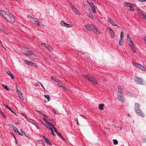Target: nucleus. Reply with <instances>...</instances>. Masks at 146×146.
<instances>
[{"mask_svg":"<svg viewBox=\"0 0 146 146\" xmlns=\"http://www.w3.org/2000/svg\"><path fill=\"white\" fill-rule=\"evenodd\" d=\"M117 98L118 100L122 102H125V97L123 94L122 88L120 86H118Z\"/></svg>","mask_w":146,"mask_h":146,"instance_id":"3","label":"nucleus"},{"mask_svg":"<svg viewBox=\"0 0 146 146\" xmlns=\"http://www.w3.org/2000/svg\"><path fill=\"white\" fill-rule=\"evenodd\" d=\"M46 123L50 126H54L49 121H47V122H46Z\"/></svg>","mask_w":146,"mask_h":146,"instance_id":"36","label":"nucleus"},{"mask_svg":"<svg viewBox=\"0 0 146 146\" xmlns=\"http://www.w3.org/2000/svg\"><path fill=\"white\" fill-rule=\"evenodd\" d=\"M48 120H49L50 121H52V122L53 124L54 125H56V122L55 121H54L53 119H48Z\"/></svg>","mask_w":146,"mask_h":146,"instance_id":"31","label":"nucleus"},{"mask_svg":"<svg viewBox=\"0 0 146 146\" xmlns=\"http://www.w3.org/2000/svg\"><path fill=\"white\" fill-rule=\"evenodd\" d=\"M7 109H8L9 110H10L12 113H14L16 116H17L16 114L15 113L14 111H13L10 108H7Z\"/></svg>","mask_w":146,"mask_h":146,"instance_id":"38","label":"nucleus"},{"mask_svg":"<svg viewBox=\"0 0 146 146\" xmlns=\"http://www.w3.org/2000/svg\"><path fill=\"white\" fill-rule=\"evenodd\" d=\"M35 86H36V87H39V84H38V83H35Z\"/></svg>","mask_w":146,"mask_h":146,"instance_id":"49","label":"nucleus"},{"mask_svg":"<svg viewBox=\"0 0 146 146\" xmlns=\"http://www.w3.org/2000/svg\"><path fill=\"white\" fill-rule=\"evenodd\" d=\"M57 83H58V85L59 86L62 87L63 89H66V90H68V89H66L65 87L64 86L63 87V84L61 81L59 80Z\"/></svg>","mask_w":146,"mask_h":146,"instance_id":"15","label":"nucleus"},{"mask_svg":"<svg viewBox=\"0 0 146 146\" xmlns=\"http://www.w3.org/2000/svg\"><path fill=\"white\" fill-rule=\"evenodd\" d=\"M16 89L17 90V92H18L19 91H20V90L19 89L18 87L17 86H16Z\"/></svg>","mask_w":146,"mask_h":146,"instance_id":"47","label":"nucleus"},{"mask_svg":"<svg viewBox=\"0 0 146 146\" xmlns=\"http://www.w3.org/2000/svg\"><path fill=\"white\" fill-rule=\"evenodd\" d=\"M51 79L53 80L55 82H57L58 81V80L57 79V78H54L52 77L51 78Z\"/></svg>","mask_w":146,"mask_h":146,"instance_id":"32","label":"nucleus"},{"mask_svg":"<svg viewBox=\"0 0 146 146\" xmlns=\"http://www.w3.org/2000/svg\"><path fill=\"white\" fill-rule=\"evenodd\" d=\"M131 4L130 3H127V2H125L124 3V6L125 7H130V6L131 5Z\"/></svg>","mask_w":146,"mask_h":146,"instance_id":"25","label":"nucleus"},{"mask_svg":"<svg viewBox=\"0 0 146 146\" xmlns=\"http://www.w3.org/2000/svg\"><path fill=\"white\" fill-rule=\"evenodd\" d=\"M84 78L86 80L92 82L93 84H97V82L96 79L92 76L90 77L87 75H83Z\"/></svg>","mask_w":146,"mask_h":146,"instance_id":"5","label":"nucleus"},{"mask_svg":"<svg viewBox=\"0 0 146 146\" xmlns=\"http://www.w3.org/2000/svg\"><path fill=\"white\" fill-rule=\"evenodd\" d=\"M89 12L88 13V15L90 18L91 19H94V17L93 15H92V14L91 12V11L89 9Z\"/></svg>","mask_w":146,"mask_h":146,"instance_id":"19","label":"nucleus"},{"mask_svg":"<svg viewBox=\"0 0 146 146\" xmlns=\"http://www.w3.org/2000/svg\"><path fill=\"white\" fill-rule=\"evenodd\" d=\"M43 119L44 120L45 122L46 123V122H47V121L46 120V117H45L44 118H43Z\"/></svg>","mask_w":146,"mask_h":146,"instance_id":"58","label":"nucleus"},{"mask_svg":"<svg viewBox=\"0 0 146 146\" xmlns=\"http://www.w3.org/2000/svg\"><path fill=\"white\" fill-rule=\"evenodd\" d=\"M108 28L110 30L109 31H112L113 30L110 27H108Z\"/></svg>","mask_w":146,"mask_h":146,"instance_id":"60","label":"nucleus"},{"mask_svg":"<svg viewBox=\"0 0 146 146\" xmlns=\"http://www.w3.org/2000/svg\"><path fill=\"white\" fill-rule=\"evenodd\" d=\"M35 111L37 112L39 114H40L41 115L42 114V113L40 111H38V110H35Z\"/></svg>","mask_w":146,"mask_h":146,"instance_id":"46","label":"nucleus"},{"mask_svg":"<svg viewBox=\"0 0 146 146\" xmlns=\"http://www.w3.org/2000/svg\"><path fill=\"white\" fill-rule=\"evenodd\" d=\"M108 20L109 22H110V23L112 24V25L114 26H117L116 24V23L114 22L110 18H109L108 19Z\"/></svg>","mask_w":146,"mask_h":146,"instance_id":"18","label":"nucleus"},{"mask_svg":"<svg viewBox=\"0 0 146 146\" xmlns=\"http://www.w3.org/2000/svg\"><path fill=\"white\" fill-rule=\"evenodd\" d=\"M134 5L133 4H132L131 5L130 7V10L132 11H134V9L133 8V6Z\"/></svg>","mask_w":146,"mask_h":146,"instance_id":"34","label":"nucleus"},{"mask_svg":"<svg viewBox=\"0 0 146 146\" xmlns=\"http://www.w3.org/2000/svg\"><path fill=\"white\" fill-rule=\"evenodd\" d=\"M10 76L11 77V78L12 79H14L15 78V77H14V76L12 75V74H11Z\"/></svg>","mask_w":146,"mask_h":146,"instance_id":"48","label":"nucleus"},{"mask_svg":"<svg viewBox=\"0 0 146 146\" xmlns=\"http://www.w3.org/2000/svg\"><path fill=\"white\" fill-rule=\"evenodd\" d=\"M18 133L20 135H23V134H22L21 133H20L19 132V133Z\"/></svg>","mask_w":146,"mask_h":146,"instance_id":"64","label":"nucleus"},{"mask_svg":"<svg viewBox=\"0 0 146 146\" xmlns=\"http://www.w3.org/2000/svg\"><path fill=\"white\" fill-rule=\"evenodd\" d=\"M63 140H64L65 141H66V140L62 136L61 137Z\"/></svg>","mask_w":146,"mask_h":146,"instance_id":"57","label":"nucleus"},{"mask_svg":"<svg viewBox=\"0 0 146 146\" xmlns=\"http://www.w3.org/2000/svg\"><path fill=\"white\" fill-rule=\"evenodd\" d=\"M57 134H58V135H59L60 138L62 136V135L60 133H58Z\"/></svg>","mask_w":146,"mask_h":146,"instance_id":"50","label":"nucleus"},{"mask_svg":"<svg viewBox=\"0 0 146 146\" xmlns=\"http://www.w3.org/2000/svg\"><path fill=\"white\" fill-rule=\"evenodd\" d=\"M3 105L7 108H9L8 107V106L5 104H4Z\"/></svg>","mask_w":146,"mask_h":146,"instance_id":"56","label":"nucleus"},{"mask_svg":"<svg viewBox=\"0 0 146 146\" xmlns=\"http://www.w3.org/2000/svg\"><path fill=\"white\" fill-rule=\"evenodd\" d=\"M9 126L11 127H12L13 129L14 127L15 126H14L12 124L9 123Z\"/></svg>","mask_w":146,"mask_h":146,"instance_id":"43","label":"nucleus"},{"mask_svg":"<svg viewBox=\"0 0 146 146\" xmlns=\"http://www.w3.org/2000/svg\"><path fill=\"white\" fill-rule=\"evenodd\" d=\"M117 127H118V128L119 129V130H120V131L122 130L121 128V127H120V126H117Z\"/></svg>","mask_w":146,"mask_h":146,"instance_id":"52","label":"nucleus"},{"mask_svg":"<svg viewBox=\"0 0 146 146\" xmlns=\"http://www.w3.org/2000/svg\"><path fill=\"white\" fill-rule=\"evenodd\" d=\"M127 40H131V38L129 36V34H128L127 35Z\"/></svg>","mask_w":146,"mask_h":146,"instance_id":"45","label":"nucleus"},{"mask_svg":"<svg viewBox=\"0 0 146 146\" xmlns=\"http://www.w3.org/2000/svg\"><path fill=\"white\" fill-rule=\"evenodd\" d=\"M27 137L29 139H30V136L29 135H27Z\"/></svg>","mask_w":146,"mask_h":146,"instance_id":"61","label":"nucleus"},{"mask_svg":"<svg viewBox=\"0 0 146 146\" xmlns=\"http://www.w3.org/2000/svg\"><path fill=\"white\" fill-rule=\"evenodd\" d=\"M2 86L3 87H4L5 89H6L7 90H9V89L8 88L7 86L5 85V84H3L2 85Z\"/></svg>","mask_w":146,"mask_h":146,"instance_id":"35","label":"nucleus"},{"mask_svg":"<svg viewBox=\"0 0 146 146\" xmlns=\"http://www.w3.org/2000/svg\"><path fill=\"white\" fill-rule=\"evenodd\" d=\"M104 104H100L99 105V109L101 110H102L104 109Z\"/></svg>","mask_w":146,"mask_h":146,"instance_id":"24","label":"nucleus"},{"mask_svg":"<svg viewBox=\"0 0 146 146\" xmlns=\"http://www.w3.org/2000/svg\"><path fill=\"white\" fill-rule=\"evenodd\" d=\"M118 141L117 140L114 139L113 140V143L114 145H116L118 144Z\"/></svg>","mask_w":146,"mask_h":146,"instance_id":"33","label":"nucleus"},{"mask_svg":"<svg viewBox=\"0 0 146 146\" xmlns=\"http://www.w3.org/2000/svg\"><path fill=\"white\" fill-rule=\"evenodd\" d=\"M44 97L46 98L47 100V101H46V100H45V102H48L50 101V98L49 97V96L48 95H44Z\"/></svg>","mask_w":146,"mask_h":146,"instance_id":"21","label":"nucleus"},{"mask_svg":"<svg viewBox=\"0 0 146 146\" xmlns=\"http://www.w3.org/2000/svg\"><path fill=\"white\" fill-rule=\"evenodd\" d=\"M71 8L72 9V10L73 11L76 13V14L78 15H79L81 14V13L79 12V11L73 5L71 4Z\"/></svg>","mask_w":146,"mask_h":146,"instance_id":"13","label":"nucleus"},{"mask_svg":"<svg viewBox=\"0 0 146 146\" xmlns=\"http://www.w3.org/2000/svg\"><path fill=\"white\" fill-rule=\"evenodd\" d=\"M142 142L144 143L146 142V139L145 138H143L142 140Z\"/></svg>","mask_w":146,"mask_h":146,"instance_id":"41","label":"nucleus"},{"mask_svg":"<svg viewBox=\"0 0 146 146\" xmlns=\"http://www.w3.org/2000/svg\"><path fill=\"white\" fill-rule=\"evenodd\" d=\"M26 54L29 56H31L32 55L33 53L30 51H27L26 52Z\"/></svg>","mask_w":146,"mask_h":146,"instance_id":"22","label":"nucleus"},{"mask_svg":"<svg viewBox=\"0 0 146 146\" xmlns=\"http://www.w3.org/2000/svg\"><path fill=\"white\" fill-rule=\"evenodd\" d=\"M85 27L86 29L89 31H93L97 34H99L100 33L98 28L93 25L86 24Z\"/></svg>","mask_w":146,"mask_h":146,"instance_id":"4","label":"nucleus"},{"mask_svg":"<svg viewBox=\"0 0 146 146\" xmlns=\"http://www.w3.org/2000/svg\"><path fill=\"white\" fill-rule=\"evenodd\" d=\"M20 130L21 132L22 133H23V134H25V132L22 130L21 129H20Z\"/></svg>","mask_w":146,"mask_h":146,"instance_id":"51","label":"nucleus"},{"mask_svg":"<svg viewBox=\"0 0 146 146\" xmlns=\"http://www.w3.org/2000/svg\"><path fill=\"white\" fill-rule=\"evenodd\" d=\"M133 64L135 66L142 70L145 71L146 70L145 68L141 64L136 63H134Z\"/></svg>","mask_w":146,"mask_h":146,"instance_id":"7","label":"nucleus"},{"mask_svg":"<svg viewBox=\"0 0 146 146\" xmlns=\"http://www.w3.org/2000/svg\"><path fill=\"white\" fill-rule=\"evenodd\" d=\"M127 42L129 45L130 46L131 50L133 53H134L136 51V50L134 45L133 43L131 40H127Z\"/></svg>","mask_w":146,"mask_h":146,"instance_id":"6","label":"nucleus"},{"mask_svg":"<svg viewBox=\"0 0 146 146\" xmlns=\"http://www.w3.org/2000/svg\"><path fill=\"white\" fill-rule=\"evenodd\" d=\"M41 44L43 46H44L45 47L47 48L50 51H52L53 48H52L50 45L47 44L45 43H43L42 42Z\"/></svg>","mask_w":146,"mask_h":146,"instance_id":"12","label":"nucleus"},{"mask_svg":"<svg viewBox=\"0 0 146 146\" xmlns=\"http://www.w3.org/2000/svg\"><path fill=\"white\" fill-rule=\"evenodd\" d=\"M38 82L39 84H41V86L43 88V89H44V87L43 86V85H42V84L41 83H40V82Z\"/></svg>","mask_w":146,"mask_h":146,"instance_id":"53","label":"nucleus"},{"mask_svg":"<svg viewBox=\"0 0 146 146\" xmlns=\"http://www.w3.org/2000/svg\"><path fill=\"white\" fill-rule=\"evenodd\" d=\"M17 94L20 98L22 100H24V98L22 94L21 91L17 92Z\"/></svg>","mask_w":146,"mask_h":146,"instance_id":"16","label":"nucleus"},{"mask_svg":"<svg viewBox=\"0 0 146 146\" xmlns=\"http://www.w3.org/2000/svg\"><path fill=\"white\" fill-rule=\"evenodd\" d=\"M45 142L47 144H49L50 145V140L47 138H44V139Z\"/></svg>","mask_w":146,"mask_h":146,"instance_id":"26","label":"nucleus"},{"mask_svg":"<svg viewBox=\"0 0 146 146\" xmlns=\"http://www.w3.org/2000/svg\"><path fill=\"white\" fill-rule=\"evenodd\" d=\"M135 111L136 113L139 115L143 117H144L145 115L143 113L140 109L135 110Z\"/></svg>","mask_w":146,"mask_h":146,"instance_id":"10","label":"nucleus"},{"mask_svg":"<svg viewBox=\"0 0 146 146\" xmlns=\"http://www.w3.org/2000/svg\"><path fill=\"white\" fill-rule=\"evenodd\" d=\"M138 12L140 16L145 19H146V13L141 11L140 9L138 10Z\"/></svg>","mask_w":146,"mask_h":146,"instance_id":"9","label":"nucleus"},{"mask_svg":"<svg viewBox=\"0 0 146 146\" xmlns=\"http://www.w3.org/2000/svg\"><path fill=\"white\" fill-rule=\"evenodd\" d=\"M13 129L14 130V131L16 133H19V130L17 129V128H16V127H14L13 128Z\"/></svg>","mask_w":146,"mask_h":146,"instance_id":"29","label":"nucleus"},{"mask_svg":"<svg viewBox=\"0 0 146 146\" xmlns=\"http://www.w3.org/2000/svg\"><path fill=\"white\" fill-rule=\"evenodd\" d=\"M120 37H121V39H121V40H122L123 38L124 37V33L123 31H121V32Z\"/></svg>","mask_w":146,"mask_h":146,"instance_id":"30","label":"nucleus"},{"mask_svg":"<svg viewBox=\"0 0 146 146\" xmlns=\"http://www.w3.org/2000/svg\"><path fill=\"white\" fill-rule=\"evenodd\" d=\"M140 1H141L142 2H145L146 1V0H140Z\"/></svg>","mask_w":146,"mask_h":146,"instance_id":"63","label":"nucleus"},{"mask_svg":"<svg viewBox=\"0 0 146 146\" xmlns=\"http://www.w3.org/2000/svg\"><path fill=\"white\" fill-rule=\"evenodd\" d=\"M77 124L78 125H80V124L79 123V122H78V119H77Z\"/></svg>","mask_w":146,"mask_h":146,"instance_id":"62","label":"nucleus"},{"mask_svg":"<svg viewBox=\"0 0 146 146\" xmlns=\"http://www.w3.org/2000/svg\"><path fill=\"white\" fill-rule=\"evenodd\" d=\"M52 111L54 112V113H56H56H56V111L55 110H52Z\"/></svg>","mask_w":146,"mask_h":146,"instance_id":"59","label":"nucleus"},{"mask_svg":"<svg viewBox=\"0 0 146 146\" xmlns=\"http://www.w3.org/2000/svg\"><path fill=\"white\" fill-rule=\"evenodd\" d=\"M109 33L111 37L113 38L115 37L114 32L113 30L109 31Z\"/></svg>","mask_w":146,"mask_h":146,"instance_id":"23","label":"nucleus"},{"mask_svg":"<svg viewBox=\"0 0 146 146\" xmlns=\"http://www.w3.org/2000/svg\"><path fill=\"white\" fill-rule=\"evenodd\" d=\"M135 82L138 84H143V81L142 78L136 77L135 78Z\"/></svg>","mask_w":146,"mask_h":146,"instance_id":"8","label":"nucleus"},{"mask_svg":"<svg viewBox=\"0 0 146 146\" xmlns=\"http://www.w3.org/2000/svg\"><path fill=\"white\" fill-rule=\"evenodd\" d=\"M53 128L54 130V132L56 133L57 134L58 132L57 131L56 129L54 127V126H53Z\"/></svg>","mask_w":146,"mask_h":146,"instance_id":"40","label":"nucleus"},{"mask_svg":"<svg viewBox=\"0 0 146 146\" xmlns=\"http://www.w3.org/2000/svg\"><path fill=\"white\" fill-rule=\"evenodd\" d=\"M121 40V39H120L119 41V45L120 46H122L123 45V43L122 42H121V40Z\"/></svg>","mask_w":146,"mask_h":146,"instance_id":"42","label":"nucleus"},{"mask_svg":"<svg viewBox=\"0 0 146 146\" xmlns=\"http://www.w3.org/2000/svg\"><path fill=\"white\" fill-rule=\"evenodd\" d=\"M90 5L91 7L93 13H96V7L92 3H91L90 4Z\"/></svg>","mask_w":146,"mask_h":146,"instance_id":"14","label":"nucleus"},{"mask_svg":"<svg viewBox=\"0 0 146 146\" xmlns=\"http://www.w3.org/2000/svg\"><path fill=\"white\" fill-rule=\"evenodd\" d=\"M24 62L25 64L33 66V65L35 64L32 62L31 61H29L27 60H25L24 61Z\"/></svg>","mask_w":146,"mask_h":146,"instance_id":"17","label":"nucleus"},{"mask_svg":"<svg viewBox=\"0 0 146 146\" xmlns=\"http://www.w3.org/2000/svg\"><path fill=\"white\" fill-rule=\"evenodd\" d=\"M36 55L34 53H33L32 54V55L31 57L32 58H33V60H35L36 59Z\"/></svg>","mask_w":146,"mask_h":146,"instance_id":"27","label":"nucleus"},{"mask_svg":"<svg viewBox=\"0 0 146 146\" xmlns=\"http://www.w3.org/2000/svg\"><path fill=\"white\" fill-rule=\"evenodd\" d=\"M41 123H42V125H43L44 126H45L46 128H48V127L47 126H46L45 124H44L43 123H42V121H41Z\"/></svg>","mask_w":146,"mask_h":146,"instance_id":"54","label":"nucleus"},{"mask_svg":"<svg viewBox=\"0 0 146 146\" xmlns=\"http://www.w3.org/2000/svg\"><path fill=\"white\" fill-rule=\"evenodd\" d=\"M7 74H8L9 76H10L11 74H12L11 72L9 71H7Z\"/></svg>","mask_w":146,"mask_h":146,"instance_id":"44","label":"nucleus"},{"mask_svg":"<svg viewBox=\"0 0 146 146\" xmlns=\"http://www.w3.org/2000/svg\"><path fill=\"white\" fill-rule=\"evenodd\" d=\"M41 115H42L43 117H47V120H48V116L44 115L43 113H42Z\"/></svg>","mask_w":146,"mask_h":146,"instance_id":"39","label":"nucleus"},{"mask_svg":"<svg viewBox=\"0 0 146 146\" xmlns=\"http://www.w3.org/2000/svg\"><path fill=\"white\" fill-rule=\"evenodd\" d=\"M27 17L30 19V21L33 24L40 27H43V25L42 23L43 21L41 20H39L38 19L32 17L31 16H28Z\"/></svg>","mask_w":146,"mask_h":146,"instance_id":"2","label":"nucleus"},{"mask_svg":"<svg viewBox=\"0 0 146 146\" xmlns=\"http://www.w3.org/2000/svg\"><path fill=\"white\" fill-rule=\"evenodd\" d=\"M0 14L7 21L12 23L15 22V19L12 15L5 11L0 10Z\"/></svg>","mask_w":146,"mask_h":146,"instance_id":"1","label":"nucleus"},{"mask_svg":"<svg viewBox=\"0 0 146 146\" xmlns=\"http://www.w3.org/2000/svg\"><path fill=\"white\" fill-rule=\"evenodd\" d=\"M61 25L67 28L72 27V26L70 24H68L66 23L63 21H62L60 23Z\"/></svg>","mask_w":146,"mask_h":146,"instance_id":"11","label":"nucleus"},{"mask_svg":"<svg viewBox=\"0 0 146 146\" xmlns=\"http://www.w3.org/2000/svg\"><path fill=\"white\" fill-rule=\"evenodd\" d=\"M21 115L22 116H24L25 117V118L27 119V120H28L29 118L26 116V115L25 114H24L23 113H21Z\"/></svg>","mask_w":146,"mask_h":146,"instance_id":"37","label":"nucleus"},{"mask_svg":"<svg viewBox=\"0 0 146 146\" xmlns=\"http://www.w3.org/2000/svg\"><path fill=\"white\" fill-rule=\"evenodd\" d=\"M139 108L140 105L138 103H135V110H136L140 109Z\"/></svg>","mask_w":146,"mask_h":146,"instance_id":"20","label":"nucleus"},{"mask_svg":"<svg viewBox=\"0 0 146 146\" xmlns=\"http://www.w3.org/2000/svg\"><path fill=\"white\" fill-rule=\"evenodd\" d=\"M144 41H145V43L146 45V36H145V37Z\"/></svg>","mask_w":146,"mask_h":146,"instance_id":"55","label":"nucleus"},{"mask_svg":"<svg viewBox=\"0 0 146 146\" xmlns=\"http://www.w3.org/2000/svg\"><path fill=\"white\" fill-rule=\"evenodd\" d=\"M48 128L51 130L52 133V135L54 137H55L56 135L54 133L52 128L51 127H48Z\"/></svg>","mask_w":146,"mask_h":146,"instance_id":"28","label":"nucleus"}]
</instances>
